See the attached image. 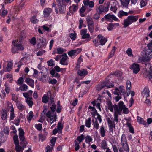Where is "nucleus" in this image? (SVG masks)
Segmentation results:
<instances>
[{
    "mask_svg": "<svg viewBox=\"0 0 152 152\" xmlns=\"http://www.w3.org/2000/svg\"><path fill=\"white\" fill-rule=\"evenodd\" d=\"M118 106L115 104L113 106L114 110L113 122H115L116 123H117L118 122V115H121V113L122 110L124 114H127L129 112L128 108L126 107L123 101H120L118 103Z\"/></svg>",
    "mask_w": 152,
    "mask_h": 152,
    "instance_id": "nucleus-1",
    "label": "nucleus"
},
{
    "mask_svg": "<svg viewBox=\"0 0 152 152\" xmlns=\"http://www.w3.org/2000/svg\"><path fill=\"white\" fill-rule=\"evenodd\" d=\"M121 144L123 147L120 148L119 149V152H124L123 148L126 152H129V148L127 144V140L125 134H123L121 138Z\"/></svg>",
    "mask_w": 152,
    "mask_h": 152,
    "instance_id": "nucleus-2",
    "label": "nucleus"
},
{
    "mask_svg": "<svg viewBox=\"0 0 152 152\" xmlns=\"http://www.w3.org/2000/svg\"><path fill=\"white\" fill-rule=\"evenodd\" d=\"M19 137L20 140L21 141L20 144L23 145V148H25L27 145L28 143L26 141V139L24 136V131L23 129L20 128H19Z\"/></svg>",
    "mask_w": 152,
    "mask_h": 152,
    "instance_id": "nucleus-3",
    "label": "nucleus"
},
{
    "mask_svg": "<svg viewBox=\"0 0 152 152\" xmlns=\"http://www.w3.org/2000/svg\"><path fill=\"white\" fill-rule=\"evenodd\" d=\"M16 41H13L12 42L14 47L12 49V51L13 53H16L18 50L22 51L24 49V47L23 45L20 44L16 43Z\"/></svg>",
    "mask_w": 152,
    "mask_h": 152,
    "instance_id": "nucleus-4",
    "label": "nucleus"
},
{
    "mask_svg": "<svg viewBox=\"0 0 152 152\" xmlns=\"http://www.w3.org/2000/svg\"><path fill=\"white\" fill-rule=\"evenodd\" d=\"M106 120L109 127V130L110 132H111L113 133V127L115 128V123L116 122H114L113 120L112 121L109 118H107Z\"/></svg>",
    "mask_w": 152,
    "mask_h": 152,
    "instance_id": "nucleus-5",
    "label": "nucleus"
},
{
    "mask_svg": "<svg viewBox=\"0 0 152 152\" xmlns=\"http://www.w3.org/2000/svg\"><path fill=\"white\" fill-rule=\"evenodd\" d=\"M130 68L133 71L134 74H137L140 70L139 65L136 63H133L131 66Z\"/></svg>",
    "mask_w": 152,
    "mask_h": 152,
    "instance_id": "nucleus-6",
    "label": "nucleus"
},
{
    "mask_svg": "<svg viewBox=\"0 0 152 152\" xmlns=\"http://www.w3.org/2000/svg\"><path fill=\"white\" fill-rule=\"evenodd\" d=\"M68 57L66 53H64L62 56V58L61 59L60 63L62 65H67L68 62L66 61Z\"/></svg>",
    "mask_w": 152,
    "mask_h": 152,
    "instance_id": "nucleus-7",
    "label": "nucleus"
},
{
    "mask_svg": "<svg viewBox=\"0 0 152 152\" xmlns=\"http://www.w3.org/2000/svg\"><path fill=\"white\" fill-rule=\"evenodd\" d=\"M110 81L109 80H106L105 81H104L102 83V84L104 86H106L108 88H111L114 87V83L113 82H111L110 83L111 85H110Z\"/></svg>",
    "mask_w": 152,
    "mask_h": 152,
    "instance_id": "nucleus-8",
    "label": "nucleus"
},
{
    "mask_svg": "<svg viewBox=\"0 0 152 152\" xmlns=\"http://www.w3.org/2000/svg\"><path fill=\"white\" fill-rule=\"evenodd\" d=\"M97 38L99 39L100 44L102 45H104L107 41V39L101 35H98Z\"/></svg>",
    "mask_w": 152,
    "mask_h": 152,
    "instance_id": "nucleus-9",
    "label": "nucleus"
},
{
    "mask_svg": "<svg viewBox=\"0 0 152 152\" xmlns=\"http://www.w3.org/2000/svg\"><path fill=\"white\" fill-rule=\"evenodd\" d=\"M148 48H147L145 52V54L146 55H148L150 54H152V50L151 48L152 47V40L151 42L148 44Z\"/></svg>",
    "mask_w": 152,
    "mask_h": 152,
    "instance_id": "nucleus-10",
    "label": "nucleus"
},
{
    "mask_svg": "<svg viewBox=\"0 0 152 152\" xmlns=\"http://www.w3.org/2000/svg\"><path fill=\"white\" fill-rule=\"evenodd\" d=\"M89 0H84L83 1V3L85 7H87L88 6L89 7L92 8L94 6V3L92 1H89Z\"/></svg>",
    "mask_w": 152,
    "mask_h": 152,
    "instance_id": "nucleus-11",
    "label": "nucleus"
},
{
    "mask_svg": "<svg viewBox=\"0 0 152 152\" xmlns=\"http://www.w3.org/2000/svg\"><path fill=\"white\" fill-rule=\"evenodd\" d=\"M77 74L80 76L84 77L88 75V72L86 69H81L78 70Z\"/></svg>",
    "mask_w": 152,
    "mask_h": 152,
    "instance_id": "nucleus-12",
    "label": "nucleus"
},
{
    "mask_svg": "<svg viewBox=\"0 0 152 152\" xmlns=\"http://www.w3.org/2000/svg\"><path fill=\"white\" fill-rule=\"evenodd\" d=\"M11 105L9 106V109L10 111V120H12L14 119V118L15 117V116L14 113V109L13 107L12 104H10Z\"/></svg>",
    "mask_w": 152,
    "mask_h": 152,
    "instance_id": "nucleus-13",
    "label": "nucleus"
},
{
    "mask_svg": "<svg viewBox=\"0 0 152 152\" xmlns=\"http://www.w3.org/2000/svg\"><path fill=\"white\" fill-rule=\"evenodd\" d=\"M25 82L29 86L32 88H34V81L32 79L30 78H27L25 80Z\"/></svg>",
    "mask_w": 152,
    "mask_h": 152,
    "instance_id": "nucleus-14",
    "label": "nucleus"
},
{
    "mask_svg": "<svg viewBox=\"0 0 152 152\" xmlns=\"http://www.w3.org/2000/svg\"><path fill=\"white\" fill-rule=\"evenodd\" d=\"M81 38L82 39H86L84 41L85 43L89 41L91 39L90 34H86L82 36Z\"/></svg>",
    "mask_w": 152,
    "mask_h": 152,
    "instance_id": "nucleus-15",
    "label": "nucleus"
},
{
    "mask_svg": "<svg viewBox=\"0 0 152 152\" xmlns=\"http://www.w3.org/2000/svg\"><path fill=\"white\" fill-rule=\"evenodd\" d=\"M143 96L145 98L149 96V90L148 88H145L142 93Z\"/></svg>",
    "mask_w": 152,
    "mask_h": 152,
    "instance_id": "nucleus-16",
    "label": "nucleus"
},
{
    "mask_svg": "<svg viewBox=\"0 0 152 152\" xmlns=\"http://www.w3.org/2000/svg\"><path fill=\"white\" fill-rule=\"evenodd\" d=\"M128 19H129L131 22H132V23L134 22H135L137 21L138 18V16H129L128 17Z\"/></svg>",
    "mask_w": 152,
    "mask_h": 152,
    "instance_id": "nucleus-17",
    "label": "nucleus"
},
{
    "mask_svg": "<svg viewBox=\"0 0 152 152\" xmlns=\"http://www.w3.org/2000/svg\"><path fill=\"white\" fill-rule=\"evenodd\" d=\"M33 99L32 97L28 98L26 99V102L27 104L29 105V107H32L33 104Z\"/></svg>",
    "mask_w": 152,
    "mask_h": 152,
    "instance_id": "nucleus-18",
    "label": "nucleus"
},
{
    "mask_svg": "<svg viewBox=\"0 0 152 152\" xmlns=\"http://www.w3.org/2000/svg\"><path fill=\"white\" fill-rule=\"evenodd\" d=\"M104 17L106 19H112L115 21H117L118 20V18L116 17L113 15H110V13L106 15Z\"/></svg>",
    "mask_w": 152,
    "mask_h": 152,
    "instance_id": "nucleus-19",
    "label": "nucleus"
},
{
    "mask_svg": "<svg viewBox=\"0 0 152 152\" xmlns=\"http://www.w3.org/2000/svg\"><path fill=\"white\" fill-rule=\"evenodd\" d=\"M113 93L115 94L118 95V96L115 97V99L116 102L118 101V100L121 98V93L119 91H114Z\"/></svg>",
    "mask_w": 152,
    "mask_h": 152,
    "instance_id": "nucleus-20",
    "label": "nucleus"
},
{
    "mask_svg": "<svg viewBox=\"0 0 152 152\" xmlns=\"http://www.w3.org/2000/svg\"><path fill=\"white\" fill-rule=\"evenodd\" d=\"M56 2L57 3V5L58 6L59 10H64L66 9L65 5L61 4V0H57Z\"/></svg>",
    "mask_w": 152,
    "mask_h": 152,
    "instance_id": "nucleus-21",
    "label": "nucleus"
},
{
    "mask_svg": "<svg viewBox=\"0 0 152 152\" xmlns=\"http://www.w3.org/2000/svg\"><path fill=\"white\" fill-rule=\"evenodd\" d=\"M124 22L123 25L124 27L125 28L127 27L129 25L132 24V22H131L128 19V18L127 19L124 20Z\"/></svg>",
    "mask_w": 152,
    "mask_h": 152,
    "instance_id": "nucleus-22",
    "label": "nucleus"
},
{
    "mask_svg": "<svg viewBox=\"0 0 152 152\" xmlns=\"http://www.w3.org/2000/svg\"><path fill=\"white\" fill-rule=\"evenodd\" d=\"M120 1L123 6L127 8L130 0H120Z\"/></svg>",
    "mask_w": 152,
    "mask_h": 152,
    "instance_id": "nucleus-23",
    "label": "nucleus"
},
{
    "mask_svg": "<svg viewBox=\"0 0 152 152\" xmlns=\"http://www.w3.org/2000/svg\"><path fill=\"white\" fill-rule=\"evenodd\" d=\"M88 109H91L92 111L91 114L92 116H95L96 115H97V113H98L97 112V110H96L95 108L94 107L89 106L88 107Z\"/></svg>",
    "mask_w": 152,
    "mask_h": 152,
    "instance_id": "nucleus-24",
    "label": "nucleus"
},
{
    "mask_svg": "<svg viewBox=\"0 0 152 152\" xmlns=\"http://www.w3.org/2000/svg\"><path fill=\"white\" fill-rule=\"evenodd\" d=\"M1 118L3 120H6L7 117V113L6 110L4 109L1 112Z\"/></svg>",
    "mask_w": 152,
    "mask_h": 152,
    "instance_id": "nucleus-25",
    "label": "nucleus"
},
{
    "mask_svg": "<svg viewBox=\"0 0 152 152\" xmlns=\"http://www.w3.org/2000/svg\"><path fill=\"white\" fill-rule=\"evenodd\" d=\"M137 122H138L140 124H143L145 126L146 125V122L145 121H144L143 118H141L139 116H137Z\"/></svg>",
    "mask_w": 152,
    "mask_h": 152,
    "instance_id": "nucleus-26",
    "label": "nucleus"
},
{
    "mask_svg": "<svg viewBox=\"0 0 152 152\" xmlns=\"http://www.w3.org/2000/svg\"><path fill=\"white\" fill-rule=\"evenodd\" d=\"M107 143L105 140H103L101 142V147L104 149L109 148L107 147Z\"/></svg>",
    "mask_w": 152,
    "mask_h": 152,
    "instance_id": "nucleus-27",
    "label": "nucleus"
},
{
    "mask_svg": "<svg viewBox=\"0 0 152 152\" xmlns=\"http://www.w3.org/2000/svg\"><path fill=\"white\" fill-rule=\"evenodd\" d=\"M107 106L108 109L111 112H113V108L114 105H113L112 103L110 101L107 102Z\"/></svg>",
    "mask_w": 152,
    "mask_h": 152,
    "instance_id": "nucleus-28",
    "label": "nucleus"
},
{
    "mask_svg": "<svg viewBox=\"0 0 152 152\" xmlns=\"http://www.w3.org/2000/svg\"><path fill=\"white\" fill-rule=\"evenodd\" d=\"M129 127V131L131 133L134 134V128L131 125V124L129 123H127L126 124Z\"/></svg>",
    "mask_w": 152,
    "mask_h": 152,
    "instance_id": "nucleus-29",
    "label": "nucleus"
},
{
    "mask_svg": "<svg viewBox=\"0 0 152 152\" xmlns=\"http://www.w3.org/2000/svg\"><path fill=\"white\" fill-rule=\"evenodd\" d=\"M128 15V13L124 12L122 10L120 11L118 14V17L121 18L123 16H127Z\"/></svg>",
    "mask_w": 152,
    "mask_h": 152,
    "instance_id": "nucleus-30",
    "label": "nucleus"
},
{
    "mask_svg": "<svg viewBox=\"0 0 152 152\" xmlns=\"http://www.w3.org/2000/svg\"><path fill=\"white\" fill-rule=\"evenodd\" d=\"M20 89L22 91H27L28 88V86L25 84H23L20 86Z\"/></svg>",
    "mask_w": 152,
    "mask_h": 152,
    "instance_id": "nucleus-31",
    "label": "nucleus"
},
{
    "mask_svg": "<svg viewBox=\"0 0 152 152\" xmlns=\"http://www.w3.org/2000/svg\"><path fill=\"white\" fill-rule=\"evenodd\" d=\"M13 139L15 145H19V142L18 136L16 135H15L14 136Z\"/></svg>",
    "mask_w": 152,
    "mask_h": 152,
    "instance_id": "nucleus-32",
    "label": "nucleus"
},
{
    "mask_svg": "<svg viewBox=\"0 0 152 152\" xmlns=\"http://www.w3.org/2000/svg\"><path fill=\"white\" fill-rule=\"evenodd\" d=\"M51 12V10H44L43 12L44 17H48Z\"/></svg>",
    "mask_w": 152,
    "mask_h": 152,
    "instance_id": "nucleus-33",
    "label": "nucleus"
},
{
    "mask_svg": "<svg viewBox=\"0 0 152 152\" xmlns=\"http://www.w3.org/2000/svg\"><path fill=\"white\" fill-rule=\"evenodd\" d=\"M47 94L48 99L50 100V103H53L54 102L53 98L51 96L50 92L48 91L47 93Z\"/></svg>",
    "mask_w": 152,
    "mask_h": 152,
    "instance_id": "nucleus-34",
    "label": "nucleus"
},
{
    "mask_svg": "<svg viewBox=\"0 0 152 152\" xmlns=\"http://www.w3.org/2000/svg\"><path fill=\"white\" fill-rule=\"evenodd\" d=\"M91 120L90 118H88L87 120H86L85 122V125L88 128H90L91 127Z\"/></svg>",
    "mask_w": 152,
    "mask_h": 152,
    "instance_id": "nucleus-35",
    "label": "nucleus"
},
{
    "mask_svg": "<svg viewBox=\"0 0 152 152\" xmlns=\"http://www.w3.org/2000/svg\"><path fill=\"white\" fill-rule=\"evenodd\" d=\"M57 128L58 130L59 131V132H60V133H61L63 126L61 123L59 122L58 123Z\"/></svg>",
    "mask_w": 152,
    "mask_h": 152,
    "instance_id": "nucleus-36",
    "label": "nucleus"
},
{
    "mask_svg": "<svg viewBox=\"0 0 152 152\" xmlns=\"http://www.w3.org/2000/svg\"><path fill=\"white\" fill-rule=\"evenodd\" d=\"M33 114L32 111H30L29 113V115L27 116V118L28 121H30L33 118Z\"/></svg>",
    "mask_w": 152,
    "mask_h": 152,
    "instance_id": "nucleus-37",
    "label": "nucleus"
},
{
    "mask_svg": "<svg viewBox=\"0 0 152 152\" xmlns=\"http://www.w3.org/2000/svg\"><path fill=\"white\" fill-rule=\"evenodd\" d=\"M31 21L33 23H36L38 22L39 20L36 18V16L34 15L31 18Z\"/></svg>",
    "mask_w": 152,
    "mask_h": 152,
    "instance_id": "nucleus-38",
    "label": "nucleus"
},
{
    "mask_svg": "<svg viewBox=\"0 0 152 152\" xmlns=\"http://www.w3.org/2000/svg\"><path fill=\"white\" fill-rule=\"evenodd\" d=\"M13 64L11 62H9L7 65V70L8 72H9L12 68Z\"/></svg>",
    "mask_w": 152,
    "mask_h": 152,
    "instance_id": "nucleus-39",
    "label": "nucleus"
},
{
    "mask_svg": "<svg viewBox=\"0 0 152 152\" xmlns=\"http://www.w3.org/2000/svg\"><path fill=\"white\" fill-rule=\"evenodd\" d=\"M39 39L40 40L39 43L40 44V48H42L44 47H45L46 46V43L42 39Z\"/></svg>",
    "mask_w": 152,
    "mask_h": 152,
    "instance_id": "nucleus-40",
    "label": "nucleus"
},
{
    "mask_svg": "<svg viewBox=\"0 0 152 152\" xmlns=\"http://www.w3.org/2000/svg\"><path fill=\"white\" fill-rule=\"evenodd\" d=\"M100 132L102 137H104L105 136L104 128L103 126H101L100 129Z\"/></svg>",
    "mask_w": 152,
    "mask_h": 152,
    "instance_id": "nucleus-41",
    "label": "nucleus"
},
{
    "mask_svg": "<svg viewBox=\"0 0 152 152\" xmlns=\"http://www.w3.org/2000/svg\"><path fill=\"white\" fill-rule=\"evenodd\" d=\"M84 136L83 134H82L77 137V140L79 142V143H80L84 140Z\"/></svg>",
    "mask_w": 152,
    "mask_h": 152,
    "instance_id": "nucleus-42",
    "label": "nucleus"
},
{
    "mask_svg": "<svg viewBox=\"0 0 152 152\" xmlns=\"http://www.w3.org/2000/svg\"><path fill=\"white\" fill-rule=\"evenodd\" d=\"M116 48L115 47V46H114L113 47V48L112 49V50H111V51L110 53V55L109 56L110 58L114 56V53H115V51L116 50Z\"/></svg>",
    "mask_w": 152,
    "mask_h": 152,
    "instance_id": "nucleus-43",
    "label": "nucleus"
},
{
    "mask_svg": "<svg viewBox=\"0 0 152 152\" xmlns=\"http://www.w3.org/2000/svg\"><path fill=\"white\" fill-rule=\"evenodd\" d=\"M116 25L118 26V24H117L110 23L108 25L107 29L109 31H110L113 28L114 26Z\"/></svg>",
    "mask_w": 152,
    "mask_h": 152,
    "instance_id": "nucleus-44",
    "label": "nucleus"
},
{
    "mask_svg": "<svg viewBox=\"0 0 152 152\" xmlns=\"http://www.w3.org/2000/svg\"><path fill=\"white\" fill-rule=\"evenodd\" d=\"M110 5V3L109 2H105L104 5V8L103 10H108L109 8Z\"/></svg>",
    "mask_w": 152,
    "mask_h": 152,
    "instance_id": "nucleus-45",
    "label": "nucleus"
},
{
    "mask_svg": "<svg viewBox=\"0 0 152 152\" xmlns=\"http://www.w3.org/2000/svg\"><path fill=\"white\" fill-rule=\"evenodd\" d=\"M50 118V124H51L53 122L56 121L57 118V117L56 115H55L53 117H51Z\"/></svg>",
    "mask_w": 152,
    "mask_h": 152,
    "instance_id": "nucleus-46",
    "label": "nucleus"
},
{
    "mask_svg": "<svg viewBox=\"0 0 152 152\" xmlns=\"http://www.w3.org/2000/svg\"><path fill=\"white\" fill-rule=\"evenodd\" d=\"M26 37V35L22 31L20 37L19 42H21Z\"/></svg>",
    "mask_w": 152,
    "mask_h": 152,
    "instance_id": "nucleus-47",
    "label": "nucleus"
},
{
    "mask_svg": "<svg viewBox=\"0 0 152 152\" xmlns=\"http://www.w3.org/2000/svg\"><path fill=\"white\" fill-rule=\"evenodd\" d=\"M86 142L87 143H89L92 140V138L89 135H87L85 138Z\"/></svg>",
    "mask_w": 152,
    "mask_h": 152,
    "instance_id": "nucleus-48",
    "label": "nucleus"
},
{
    "mask_svg": "<svg viewBox=\"0 0 152 152\" xmlns=\"http://www.w3.org/2000/svg\"><path fill=\"white\" fill-rule=\"evenodd\" d=\"M17 106L18 108L20 110H23L24 109V106L21 103H18Z\"/></svg>",
    "mask_w": 152,
    "mask_h": 152,
    "instance_id": "nucleus-49",
    "label": "nucleus"
},
{
    "mask_svg": "<svg viewBox=\"0 0 152 152\" xmlns=\"http://www.w3.org/2000/svg\"><path fill=\"white\" fill-rule=\"evenodd\" d=\"M126 53L129 56L132 57L133 56L132 54V49L130 48H129L127 50Z\"/></svg>",
    "mask_w": 152,
    "mask_h": 152,
    "instance_id": "nucleus-50",
    "label": "nucleus"
},
{
    "mask_svg": "<svg viewBox=\"0 0 152 152\" xmlns=\"http://www.w3.org/2000/svg\"><path fill=\"white\" fill-rule=\"evenodd\" d=\"M75 146V150L76 151L79 149L80 148L79 144L80 143H78L76 140H75L74 141Z\"/></svg>",
    "mask_w": 152,
    "mask_h": 152,
    "instance_id": "nucleus-51",
    "label": "nucleus"
},
{
    "mask_svg": "<svg viewBox=\"0 0 152 152\" xmlns=\"http://www.w3.org/2000/svg\"><path fill=\"white\" fill-rule=\"evenodd\" d=\"M140 3L141 7H144L147 4V2L144 0H140Z\"/></svg>",
    "mask_w": 152,
    "mask_h": 152,
    "instance_id": "nucleus-52",
    "label": "nucleus"
},
{
    "mask_svg": "<svg viewBox=\"0 0 152 152\" xmlns=\"http://www.w3.org/2000/svg\"><path fill=\"white\" fill-rule=\"evenodd\" d=\"M48 96L44 95L42 99V101L44 103H46L48 102Z\"/></svg>",
    "mask_w": 152,
    "mask_h": 152,
    "instance_id": "nucleus-53",
    "label": "nucleus"
},
{
    "mask_svg": "<svg viewBox=\"0 0 152 152\" xmlns=\"http://www.w3.org/2000/svg\"><path fill=\"white\" fill-rule=\"evenodd\" d=\"M7 10H2V11L1 10L0 11V15L4 17L7 15Z\"/></svg>",
    "mask_w": 152,
    "mask_h": 152,
    "instance_id": "nucleus-54",
    "label": "nucleus"
},
{
    "mask_svg": "<svg viewBox=\"0 0 152 152\" xmlns=\"http://www.w3.org/2000/svg\"><path fill=\"white\" fill-rule=\"evenodd\" d=\"M75 53H76V52L75 50H72L68 53V54L70 56H72L75 55Z\"/></svg>",
    "mask_w": 152,
    "mask_h": 152,
    "instance_id": "nucleus-55",
    "label": "nucleus"
},
{
    "mask_svg": "<svg viewBox=\"0 0 152 152\" xmlns=\"http://www.w3.org/2000/svg\"><path fill=\"white\" fill-rule=\"evenodd\" d=\"M25 5L24 2H22L20 3L18 6V8L19 9H23Z\"/></svg>",
    "mask_w": 152,
    "mask_h": 152,
    "instance_id": "nucleus-56",
    "label": "nucleus"
},
{
    "mask_svg": "<svg viewBox=\"0 0 152 152\" xmlns=\"http://www.w3.org/2000/svg\"><path fill=\"white\" fill-rule=\"evenodd\" d=\"M30 43L33 45H34L36 44V38L35 37H33L30 40Z\"/></svg>",
    "mask_w": 152,
    "mask_h": 152,
    "instance_id": "nucleus-57",
    "label": "nucleus"
},
{
    "mask_svg": "<svg viewBox=\"0 0 152 152\" xmlns=\"http://www.w3.org/2000/svg\"><path fill=\"white\" fill-rule=\"evenodd\" d=\"M35 127L38 130L40 131L42 128V124H36Z\"/></svg>",
    "mask_w": 152,
    "mask_h": 152,
    "instance_id": "nucleus-58",
    "label": "nucleus"
},
{
    "mask_svg": "<svg viewBox=\"0 0 152 152\" xmlns=\"http://www.w3.org/2000/svg\"><path fill=\"white\" fill-rule=\"evenodd\" d=\"M23 77H20L18 80V82L17 83V84L21 85L23 83Z\"/></svg>",
    "mask_w": 152,
    "mask_h": 152,
    "instance_id": "nucleus-59",
    "label": "nucleus"
},
{
    "mask_svg": "<svg viewBox=\"0 0 152 152\" xmlns=\"http://www.w3.org/2000/svg\"><path fill=\"white\" fill-rule=\"evenodd\" d=\"M104 86L101 83L100 84H99L96 87V89L98 91H100L102 90V88H104Z\"/></svg>",
    "mask_w": 152,
    "mask_h": 152,
    "instance_id": "nucleus-60",
    "label": "nucleus"
},
{
    "mask_svg": "<svg viewBox=\"0 0 152 152\" xmlns=\"http://www.w3.org/2000/svg\"><path fill=\"white\" fill-rule=\"evenodd\" d=\"M57 53L59 54H61L64 52L63 49L61 48H58L57 49Z\"/></svg>",
    "mask_w": 152,
    "mask_h": 152,
    "instance_id": "nucleus-61",
    "label": "nucleus"
},
{
    "mask_svg": "<svg viewBox=\"0 0 152 152\" xmlns=\"http://www.w3.org/2000/svg\"><path fill=\"white\" fill-rule=\"evenodd\" d=\"M48 64L49 66H53L55 65L53 60L51 59L47 61Z\"/></svg>",
    "mask_w": 152,
    "mask_h": 152,
    "instance_id": "nucleus-62",
    "label": "nucleus"
},
{
    "mask_svg": "<svg viewBox=\"0 0 152 152\" xmlns=\"http://www.w3.org/2000/svg\"><path fill=\"white\" fill-rule=\"evenodd\" d=\"M39 139H41L42 141H43L45 140L46 138V136L45 135H42L41 134H39Z\"/></svg>",
    "mask_w": 152,
    "mask_h": 152,
    "instance_id": "nucleus-63",
    "label": "nucleus"
},
{
    "mask_svg": "<svg viewBox=\"0 0 152 152\" xmlns=\"http://www.w3.org/2000/svg\"><path fill=\"white\" fill-rule=\"evenodd\" d=\"M53 148L48 145L45 148L46 152H51Z\"/></svg>",
    "mask_w": 152,
    "mask_h": 152,
    "instance_id": "nucleus-64",
    "label": "nucleus"
}]
</instances>
